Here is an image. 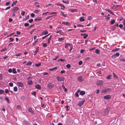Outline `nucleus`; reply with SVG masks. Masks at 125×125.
Segmentation results:
<instances>
[{"label":"nucleus","instance_id":"33","mask_svg":"<svg viewBox=\"0 0 125 125\" xmlns=\"http://www.w3.org/2000/svg\"><path fill=\"white\" fill-rule=\"evenodd\" d=\"M40 10H34V12L35 13H37L39 12H40Z\"/></svg>","mask_w":125,"mask_h":125},{"label":"nucleus","instance_id":"41","mask_svg":"<svg viewBox=\"0 0 125 125\" xmlns=\"http://www.w3.org/2000/svg\"><path fill=\"white\" fill-rule=\"evenodd\" d=\"M114 77L115 78H118V77L114 73H113Z\"/></svg>","mask_w":125,"mask_h":125},{"label":"nucleus","instance_id":"22","mask_svg":"<svg viewBox=\"0 0 125 125\" xmlns=\"http://www.w3.org/2000/svg\"><path fill=\"white\" fill-rule=\"evenodd\" d=\"M64 37H62L61 38H59L58 40L59 42H61L64 39Z\"/></svg>","mask_w":125,"mask_h":125},{"label":"nucleus","instance_id":"13","mask_svg":"<svg viewBox=\"0 0 125 125\" xmlns=\"http://www.w3.org/2000/svg\"><path fill=\"white\" fill-rule=\"evenodd\" d=\"M81 35L82 36H83V38L85 39L88 36V35L86 34H81Z\"/></svg>","mask_w":125,"mask_h":125},{"label":"nucleus","instance_id":"6","mask_svg":"<svg viewBox=\"0 0 125 125\" xmlns=\"http://www.w3.org/2000/svg\"><path fill=\"white\" fill-rule=\"evenodd\" d=\"M54 86V84L52 83H51L48 84L47 87L50 88H52Z\"/></svg>","mask_w":125,"mask_h":125},{"label":"nucleus","instance_id":"12","mask_svg":"<svg viewBox=\"0 0 125 125\" xmlns=\"http://www.w3.org/2000/svg\"><path fill=\"white\" fill-rule=\"evenodd\" d=\"M62 24L65 25L67 26H69L70 25V23L68 22H65L63 21L62 22Z\"/></svg>","mask_w":125,"mask_h":125},{"label":"nucleus","instance_id":"53","mask_svg":"<svg viewBox=\"0 0 125 125\" xmlns=\"http://www.w3.org/2000/svg\"><path fill=\"white\" fill-rule=\"evenodd\" d=\"M8 71V72L9 73H11L12 72V70L10 68V69H9Z\"/></svg>","mask_w":125,"mask_h":125},{"label":"nucleus","instance_id":"45","mask_svg":"<svg viewBox=\"0 0 125 125\" xmlns=\"http://www.w3.org/2000/svg\"><path fill=\"white\" fill-rule=\"evenodd\" d=\"M21 98L22 100H23L25 99V97L24 96H22L21 97Z\"/></svg>","mask_w":125,"mask_h":125},{"label":"nucleus","instance_id":"42","mask_svg":"<svg viewBox=\"0 0 125 125\" xmlns=\"http://www.w3.org/2000/svg\"><path fill=\"white\" fill-rule=\"evenodd\" d=\"M4 91L3 90H0V94H2L4 93Z\"/></svg>","mask_w":125,"mask_h":125},{"label":"nucleus","instance_id":"15","mask_svg":"<svg viewBox=\"0 0 125 125\" xmlns=\"http://www.w3.org/2000/svg\"><path fill=\"white\" fill-rule=\"evenodd\" d=\"M80 93V94L82 95H84L85 94V92L84 91H80L79 92Z\"/></svg>","mask_w":125,"mask_h":125},{"label":"nucleus","instance_id":"25","mask_svg":"<svg viewBox=\"0 0 125 125\" xmlns=\"http://www.w3.org/2000/svg\"><path fill=\"white\" fill-rule=\"evenodd\" d=\"M71 44L70 43H67L65 45V48H67L68 47V46H70Z\"/></svg>","mask_w":125,"mask_h":125},{"label":"nucleus","instance_id":"64","mask_svg":"<svg viewBox=\"0 0 125 125\" xmlns=\"http://www.w3.org/2000/svg\"><path fill=\"white\" fill-rule=\"evenodd\" d=\"M65 72V71L64 70H62L60 72V73H61L62 74L63 73H64Z\"/></svg>","mask_w":125,"mask_h":125},{"label":"nucleus","instance_id":"44","mask_svg":"<svg viewBox=\"0 0 125 125\" xmlns=\"http://www.w3.org/2000/svg\"><path fill=\"white\" fill-rule=\"evenodd\" d=\"M41 64V63H39L38 64H35V66L37 67H38L40 66Z\"/></svg>","mask_w":125,"mask_h":125},{"label":"nucleus","instance_id":"46","mask_svg":"<svg viewBox=\"0 0 125 125\" xmlns=\"http://www.w3.org/2000/svg\"><path fill=\"white\" fill-rule=\"evenodd\" d=\"M104 17H105V19L106 20H110V17H108L105 15L104 16Z\"/></svg>","mask_w":125,"mask_h":125},{"label":"nucleus","instance_id":"23","mask_svg":"<svg viewBox=\"0 0 125 125\" xmlns=\"http://www.w3.org/2000/svg\"><path fill=\"white\" fill-rule=\"evenodd\" d=\"M52 38V35H50V37L49 38V39H48V42L47 43L48 44L50 42V41L51 40Z\"/></svg>","mask_w":125,"mask_h":125},{"label":"nucleus","instance_id":"3","mask_svg":"<svg viewBox=\"0 0 125 125\" xmlns=\"http://www.w3.org/2000/svg\"><path fill=\"white\" fill-rule=\"evenodd\" d=\"M17 85L19 87H23V83L21 82H18L17 83Z\"/></svg>","mask_w":125,"mask_h":125},{"label":"nucleus","instance_id":"7","mask_svg":"<svg viewBox=\"0 0 125 125\" xmlns=\"http://www.w3.org/2000/svg\"><path fill=\"white\" fill-rule=\"evenodd\" d=\"M77 80L79 82H82L84 80V79L82 77V76H79L78 77Z\"/></svg>","mask_w":125,"mask_h":125},{"label":"nucleus","instance_id":"10","mask_svg":"<svg viewBox=\"0 0 125 125\" xmlns=\"http://www.w3.org/2000/svg\"><path fill=\"white\" fill-rule=\"evenodd\" d=\"M23 125H31L29 122L25 120L23 121Z\"/></svg>","mask_w":125,"mask_h":125},{"label":"nucleus","instance_id":"37","mask_svg":"<svg viewBox=\"0 0 125 125\" xmlns=\"http://www.w3.org/2000/svg\"><path fill=\"white\" fill-rule=\"evenodd\" d=\"M28 83L29 85H32L33 84V82L31 81H29L28 82Z\"/></svg>","mask_w":125,"mask_h":125},{"label":"nucleus","instance_id":"14","mask_svg":"<svg viewBox=\"0 0 125 125\" xmlns=\"http://www.w3.org/2000/svg\"><path fill=\"white\" fill-rule=\"evenodd\" d=\"M35 87L37 89H41L42 88L41 87V86L39 84L36 85L35 86Z\"/></svg>","mask_w":125,"mask_h":125},{"label":"nucleus","instance_id":"21","mask_svg":"<svg viewBox=\"0 0 125 125\" xmlns=\"http://www.w3.org/2000/svg\"><path fill=\"white\" fill-rule=\"evenodd\" d=\"M41 18H36L34 19V20L35 21H40L42 20Z\"/></svg>","mask_w":125,"mask_h":125},{"label":"nucleus","instance_id":"50","mask_svg":"<svg viewBox=\"0 0 125 125\" xmlns=\"http://www.w3.org/2000/svg\"><path fill=\"white\" fill-rule=\"evenodd\" d=\"M119 50V49L118 48L116 49H115L114 50L112 51L113 52H114V51H116L118 50Z\"/></svg>","mask_w":125,"mask_h":125},{"label":"nucleus","instance_id":"1","mask_svg":"<svg viewBox=\"0 0 125 125\" xmlns=\"http://www.w3.org/2000/svg\"><path fill=\"white\" fill-rule=\"evenodd\" d=\"M56 79L59 81H63L65 80V78L63 77H60L58 76L56 77Z\"/></svg>","mask_w":125,"mask_h":125},{"label":"nucleus","instance_id":"28","mask_svg":"<svg viewBox=\"0 0 125 125\" xmlns=\"http://www.w3.org/2000/svg\"><path fill=\"white\" fill-rule=\"evenodd\" d=\"M17 87L16 86L14 87L13 90L15 92H16L17 91Z\"/></svg>","mask_w":125,"mask_h":125},{"label":"nucleus","instance_id":"30","mask_svg":"<svg viewBox=\"0 0 125 125\" xmlns=\"http://www.w3.org/2000/svg\"><path fill=\"white\" fill-rule=\"evenodd\" d=\"M95 52L97 54H99V53L100 51L98 49H96L95 50Z\"/></svg>","mask_w":125,"mask_h":125},{"label":"nucleus","instance_id":"29","mask_svg":"<svg viewBox=\"0 0 125 125\" xmlns=\"http://www.w3.org/2000/svg\"><path fill=\"white\" fill-rule=\"evenodd\" d=\"M57 5H58L60 6L63 7V8H65V7L61 3H57Z\"/></svg>","mask_w":125,"mask_h":125},{"label":"nucleus","instance_id":"34","mask_svg":"<svg viewBox=\"0 0 125 125\" xmlns=\"http://www.w3.org/2000/svg\"><path fill=\"white\" fill-rule=\"evenodd\" d=\"M115 22V21L114 20H113L111 21V24H113Z\"/></svg>","mask_w":125,"mask_h":125},{"label":"nucleus","instance_id":"16","mask_svg":"<svg viewBox=\"0 0 125 125\" xmlns=\"http://www.w3.org/2000/svg\"><path fill=\"white\" fill-rule=\"evenodd\" d=\"M48 33V32L47 31H44L43 32L42 34L41 35H46Z\"/></svg>","mask_w":125,"mask_h":125},{"label":"nucleus","instance_id":"36","mask_svg":"<svg viewBox=\"0 0 125 125\" xmlns=\"http://www.w3.org/2000/svg\"><path fill=\"white\" fill-rule=\"evenodd\" d=\"M65 107L66 108V110L67 111H68L70 109L69 108V106L68 105H66L65 106Z\"/></svg>","mask_w":125,"mask_h":125},{"label":"nucleus","instance_id":"9","mask_svg":"<svg viewBox=\"0 0 125 125\" xmlns=\"http://www.w3.org/2000/svg\"><path fill=\"white\" fill-rule=\"evenodd\" d=\"M110 110V108L109 107H107L106 109H105L104 113L105 115H107L108 112H109V111Z\"/></svg>","mask_w":125,"mask_h":125},{"label":"nucleus","instance_id":"54","mask_svg":"<svg viewBox=\"0 0 125 125\" xmlns=\"http://www.w3.org/2000/svg\"><path fill=\"white\" fill-rule=\"evenodd\" d=\"M9 39L10 40V42H13L14 40V39H13L12 38H9Z\"/></svg>","mask_w":125,"mask_h":125},{"label":"nucleus","instance_id":"38","mask_svg":"<svg viewBox=\"0 0 125 125\" xmlns=\"http://www.w3.org/2000/svg\"><path fill=\"white\" fill-rule=\"evenodd\" d=\"M70 47V50H69V51L70 52L73 49V46L71 44L70 46H69Z\"/></svg>","mask_w":125,"mask_h":125},{"label":"nucleus","instance_id":"24","mask_svg":"<svg viewBox=\"0 0 125 125\" xmlns=\"http://www.w3.org/2000/svg\"><path fill=\"white\" fill-rule=\"evenodd\" d=\"M17 2V1H15L13 2L12 4H11V6L12 7H13L14 5H15L16 4V3Z\"/></svg>","mask_w":125,"mask_h":125},{"label":"nucleus","instance_id":"62","mask_svg":"<svg viewBox=\"0 0 125 125\" xmlns=\"http://www.w3.org/2000/svg\"><path fill=\"white\" fill-rule=\"evenodd\" d=\"M10 6L8 7H7L5 9V10H7V9H10Z\"/></svg>","mask_w":125,"mask_h":125},{"label":"nucleus","instance_id":"17","mask_svg":"<svg viewBox=\"0 0 125 125\" xmlns=\"http://www.w3.org/2000/svg\"><path fill=\"white\" fill-rule=\"evenodd\" d=\"M80 21H84L85 20L84 18V17H81L79 18Z\"/></svg>","mask_w":125,"mask_h":125},{"label":"nucleus","instance_id":"47","mask_svg":"<svg viewBox=\"0 0 125 125\" xmlns=\"http://www.w3.org/2000/svg\"><path fill=\"white\" fill-rule=\"evenodd\" d=\"M9 86L10 87H12L13 86V84L12 83H9Z\"/></svg>","mask_w":125,"mask_h":125},{"label":"nucleus","instance_id":"61","mask_svg":"<svg viewBox=\"0 0 125 125\" xmlns=\"http://www.w3.org/2000/svg\"><path fill=\"white\" fill-rule=\"evenodd\" d=\"M105 10L109 12H110L111 11V10L110 9H105Z\"/></svg>","mask_w":125,"mask_h":125},{"label":"nucleus","instance_id":"60","mask_svg":"<svg viewBox=\"0 0 125 125\" xmlns=\"http://www.w3.org/2000/svg\"><path fill=\"white\" fill-rule=\"evenodd\" d=\"M16 33L17 35H20L21 34V32L19 31H17Z\"/></svg>","mask_w":125,"mask_h":125},{"label":"nucleus","instance_id":"63","mask_svg":"<svg viewBox=\"0 0 125 125\" xmlns=\"http://www.w3.org/2000/svg\"><path fill=\"white\" fill-rule=\"evenodd\" d=\"M25 12L24 11H23L21 13V14L23 16L24 15Z\"/></svg>","mask_w":125,"mask_h":125},{"label":"nucleus","instance_id":"32","mask_svg":"<svg viewBox=\"0 0 125 125\" xmlns=\"http://www.w3.org/2000/svg\"><path fill=\"white\" fill-rule=\"evenodd\" d=\"M5 100L7 102L9 103H10V102L9 99L7 97H6L5 98Z\"/></svg>","mask_w":125,"mask_h":125},{"label":"nucleus","instance_id":"58","mask_svg":"<svg viewBox=\"0 0 125 125\" xmlns=\"http://www.w3.org/2000/svg\"><path fill=\"white\" fill-rule=\"evenodd\" d=\"M57 13L56 12H52L50 13V14H56Z\"/></svg>","mask_w":125,"mask_h":125},{"label":"nucleus","instance_id":"43","mask_svg":"<svg viewBox=\"0 0 125 125\" xmlns=\"http://www.w3.org/2000/svg\"><path fill=\"white\" fill-rule=\"evenodd\" d=\"M29 25V23H25L24 24V26L25 27H27Z\"/></svg>","mask_w":125,"mask_h":125},{"label":"nucleus","instance_id":"40","mask_svg":"<svg viewBox=\"0 0 125 125\" xmlns=\"http://www.w3.org/2000/svg\"><path fill=\"white\" fill-rule=\"evenodd\" d=\"M66 67L68 68H70L71 67V65L69 64H68L66 65Z\"/></svg>","mask_w":125,"mask_h":125},{"label":"nucleus","instance_id":"49","mask_svg":"<svg viewBox=\"0 0 125 125\" xmlns=\"http://www.w3.org/2000/svg\"><path fill=\"white\" fill-rule=\"evenodd\" d=\"M33 20L32 19H30V20H29V22L30 23H31L32 22H33Z\"/></svg>","mask_w":125,"mask_h":125},{"label":"nucleus","instance_id":"57","mask_svg":"<svg viewBox=\"0 0 125 125\" xmlns=\"http://www.w3.org/2000/svg\"><path fill=\"white\" fill-rule=\"evenodd\" d=\"M111 76L110 75L106 77V78L108 79H110L111 78Z\"/></svg>","mask_w":125,"mask_h":125},{"label":"nucleus","instance_id":"18","mask_svg":"<svg viewBox=\"0 0 125 125\" xmlns=\"http://www.w3.org/2000/svg\"><path fill=\"white\" fill-rule=\"evenodd\" d=\"M39 48V47H37L36 48V50L35 52V53L34 54V55H36V54L38 52Z\"/></svg>","mask_w":125,"mask_h":125},{"label":"nucleus","instance_id":"31","mask_svg":"<svg viewBox=\"0 0 125 125\" xmlns=\"http://www.w3.org/2000/svg\"><path fill=\"white\" fill-rule=\"evenodd\" d=\"M19 9V8L18 7H16L14 8L13 9L15 11H17Z\"/></svg>","mask_w":125,"mask_h":125},{"label":"nucleus","instance_id":"27","mask_svg":"<svg viewBox=\"0 0 125 125\" xmlns=\"http://www.w3.org/2000/svg\"><path fill=\"white\" fill-rule=\"evenodd\" d=\"M32 62H28L26 64L27 65H31Z\"/></svg>","mask_w":125,"mask_h":125},{"label":"nucleus","instance_id":"39","mask_svg":"<svg viewBox=\"0 0 125 125\" xmlns=\"http://www.w3.org/2000/svg\"><path fill=\"white\" fill-rule=\"evenodd\" d=\"M12 72L13 73H17V72L15 69H13Z\"/></svg>","mask_w":125,"mask_h":125},{"label":"nucleus","instance_id":"5","mask_svg":"<svg viewBox=\"0 0 125 125\" xmlns=\"http://www.w3.org/2000/svg\"><path fill=\"white\" fill-rule=\"evenodd\" d=\"M111 89L110 88H106L103 90L102 91V92L103 93H105L109 91Z\"/></svg>","mask_w":125,"mask_h":125},{"label":"nucleus","instance_id":"52","mask_svg":"<svg viewBox=\"0 0 125 125\" xmlns=\"http://www.w3.org/2000/svg\"><path fill=\"white\" fill-rule=\"evenodd\" d=\"M5 92L6 93H7L9 92V91L7 89H6L5 90Z\"/></svg>","mask_w":125,"mask_h":125},{"label":"nucleus","instance_id":"35","mask_svg":"<svg viewBox=\"0 0 125 125\" xmlns=\"http://www.w3.org/2000/svg\"><path fill=\"white\" fill-rule=\"evenodd\" d=\"M29 112H31L32 113L33 111L31 109V108H29L28 109V110Z\"/></svg>","mask_w":125,"mask_h":125},{"label":"nucleus","instance_id":"55","mask_svg":"<svg viewBox=\"0 0 125 125\" xmlns=\"http://www.w3.org/2000/svg\"><path fill=\"white\" fill-rule=\"evenodd\" d=\"M83 62L82 61H80L79 62V65H81L82 63Z\"/></svg>","mask_w":125,"mask_h":125},{"label":"nucleus","instance_id":"8","mask_svg":"<svg viewBox=\"0 0 125 125\" xmlns=\"http://www.w3.org/2000/svg\"><path fill=\"white\" fill-rule=\"evenodd\" d=\"M104 98L105 99H109L111 98V96L110 95H107L104 96Z\"/></svg>","mask_w":125,"mask_h":125},{"label":"nucleus","instance_id":"26","mask_svg":"<svg viewBox=\"0 0 125 125\" xmlns=\"http://www.w3.org/2000/svg\"><path fill=\"white\" fill-rule=\"evenodd\" d=\"M17 108L19 110H21V106L18 105L17 106Z\"/></svg>","mask_w":125,"mask_h":125},{"label":"nucleus","instance_id":"20","mask_svg":"<svg viewBox=\"0 0 125 125\" xmlns=\"http://www.w3.org/2000/svg\"><path fill=\"white\" fill-rule=\"evenodd\" d=\"M57 68V67H55L53 68L49 69V71H53L55 70Z\"/></svg>","mask_w":125,"mask_h":125},{"label":"nucleus","instance_id":"2","mask_svg":"<svg viewBox=\"0 0 125 125\" xmlns=\"http://www.w3.org/2000/svg\"><path fill=\"white\" fill-rule=\"evenodd\" d=\"M104 82L102 81H100L97 82L96 83V85L97 86H101L103 85Z\"/></svg>","mask_w":125,"mask_h":125},{"label":"nucleus","instance_id":"48","mask_svg":"<svg viewBox=\"0 0 125 125\" xmlns=\"http://www.w3.org/2000/svg\"><path fill=\"white\" fill-rule=\"evenodd\" d=\"M47 46V44L46 43H43V47H46Z\"/></svg>","mask_w":125,"mask_h":125},{"label":"nucleus","instance_id":"56","mask_svg":"<svg viewBox=\"0 0 125 125\" xmlns=\"http://www.w3.org/2000/svg\"><path fill=\"white\" fill-rule=\"evenodd\" d=\"M77 25L78 27H81L83 26V25H81L80 24H77Z\"/></svg>","mask_w":125,"mask_h":125},{"label":"nucleus","instance_id":"11","mask_svg":"<svg viewBox=\"0 0 125 125\" xmlns=\"http://www.w3.org/2000/svg\"><path fill=\"white\" fill-rule=\"evenodd\" d=\"M120 55V53L119 52H116L115 54L113 55L112 56V57H114V58H116V56L117 57H118Z\"/></svg>","mask_w":125,"mask_h":125},{"label":"nucleus","instance_id":"59","mask_svg":"<svg viewBox=\"0 0 125 125\" xmlns=\"http://www.w3.org/2000/svg\"><path fill=\"white\" fill-rule=\"evenodd\" d=\"M61 14L64 17H66V15L64 14L62 12H61Z\"/></svg>","mask_w":125,"mask_h":125},{"label":"nucleus","instance_id":"4","mask_svg":"<svg viewBox=\"0 0 125 125\" xmlns=\"http://www.w3.org/2000/svg\"><path fill=\"white\" fill-rule=\"evenodd\" d=\"M85 100H83L82 101H80L78 104V105L79 106H81L85 102Z\"/></svg>","mask_w":125,"mask_h":125},{"label":"nucleus","instance_id":"19","mask_svg":"<svg viewBox=\"0 0 125 125\" xmlns=\"http://www.w3.org/2000/svg\"><path fill=\"white\" fill-rule=\"evenodd\" d=\"M80 91V90L78 89V90L75 93V94L76 95V97H78L79 96V95L78 94V93Z\"/></svg>","mask_w":125,"mask_h":125},{"label":"nucleus","instance_id":"51","mask_svg":"<svg viewBox=\"0 0 125 125\" xmlns=\"http://www.w3.org/2000/svg\"><path fill=\"white\" fill-rule=\"evenodd\" d=\"M35 15V14L33 13H32L31 14V16L32 17H33Z\"/></svg>","mask_w":125,"mask_h":125}]
</instances>
